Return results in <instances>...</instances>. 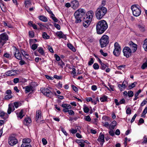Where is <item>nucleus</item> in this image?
Segmentation results:
<instances>
[{
	"label": "nucleus",
	"mask_w": 147,
	"mask_h": 147,
	"mask_svg": "<svg viewBox=\"0 0 147 147\" xmlns=\"http://www.w3.org/2000/svg\"><path fill=\"white\" fill-rule=\"evenodd\" d=\"M108 28L107 22L104 20H100L96 24V29L98 34H101L105 32Z\"/></svg>",
	"instance_id": "obj_1"
},
{
	"label": "nucleus",
	"mask_w": 147,
	"mask_h": 147,
	"mask_svg": "<svg viewBox=\"0 0 147 147\" xmlns=\"http://www.w3.org/2000/svg\"><path fill=\"white\" fill-rule=\"evenodd\" d=\"M107 11V9L105 7H101L98 8L96 13V16L97 18H101L106 13Z\"/></svg>",
	"instance_id": "obj_2"
},
{
	"label": "nucleus",
	"mask_w": 147,
	"mask_h": 147,
	"mask_svg": "<svg viewBox=\"0 0 147 147\" xmlns=\"http://www.w3.org/2000/svg\"><path fill=\"white\" fill-rule=\"evenodd\" d=\"M109 42V37L107 35H104L100 40V42L101 48L106 47Z\"/></svg>",
	"instance_id": "obj_3"
},
{
	"label": "nucleus",
	"mask_w": 147,
	"mask_h": 147,
	"mask_svg": "<svg viewBox=\"0 0 147 147\" xmlns=\"http://www.w3.org/2000/svg\"><path fill=\"white\" fill-rule=\"evenodd\" d=\"M85 12L84 9H79L75 12L74 16L75 18H85L84 16L85 15Z\"/></svg>",
	"instance_id": "obj_4"
},
{
	"label": "nucleus",
	"mask_w": 147,
	"mask_h": 147,
	"mask_svg": "<svg viewBox=\"0 0 147 147\" xmlns=\"http://www.w3.org/2000/svg\"><path fill=\"white\" fill-rule=\"evenodd\" d=\"M133 15L136 17L139 16L141 13V9L136 5H133L131 7Z\"/></svg>",
	"instance_id": "obj_5"
},
{
	"label": "nucleus",
	"mask_w": 147,
	"mask_h": 147,
	"mask_svg": "<svg viewBox=\"0 0 147 147\" xmlns=\"http://www.w3.org/2000/svg\"><path fill=\"white\" fill-rule=\"evenodd\" d=\"M40 90L43 94L51 98L53 96V93L47 88H42Z\"/></svg>",
	"instance_id": "obj_6"
},
{
	"label": "nucleus",
	"mask_w": 147,
	"mask_h": 147,
	"mask_svg": "<svg viewBox=\"0 0 147 147\" xmlns=\"http://www.w3.org/2000/svg\"><path fill=\"white\" fill-rule=\"evenodd\" d=\"M115 49L113 51L114 55L116 56H118L120 54L121 49V47L118 43L116 42L114 44Z\"/></svg>",
	"instance_id": "obj_7"
},
{
	"label": "nucleus",
	"mask_w": 147,
	"mask_h": 147,
	"mask_svg": "<svg viewBox=\"0 0 147 147\" xmlns=\"http://www.w3.org/2000/svg\"><path fill=\"white\" fill-rule=\"evenodd\" d=\"M124 55L127 58H128L131 56V49L127 47H124L123 51Z\"/></svg>",
	"instance_id": "obj_8"
},
{
	"label": "nucleus",
	"mask_w": 147,
	"mask_h": 147,
	"mask_svg": "<svg viewBox=\"0 0 147 147\" xmlns=\"http://www.w3.org/2000/svg\"><path fill=\"white\" fill-rule=\"evenodd\" d=\"M18 142L17 140L13 137H10L9 138L8 143L11 146H13Z\"/></svg>",
	"instance_id": "obj_9"
},
{
	"label": "nucleus",
	"mask_w": 147,
	"mask_h": 147,
	"mask_svg": "<svg viewBox=\"0 0 147 147\" xmlns=\"http://www.w3.org/2000/svg\"><path fill=\"white\" fill-rule=\"evenodd\" d=\"M8 39L7 35L5 33H4L0 35V42H4L6 43V41L8 40Z\"/></svg>",
	"instance_id": "obj_10"
},
{
	"label": "nucleus",
	"mask_w": 147,
	"mask_h": 147,
	"mask_svg": "<svg viewBox=\"0 0 147 147\" xmlns=\"http://www.w3.org/2000/svg\"><path fill=\"white\" fill-rule=\"evenodd\" d=\"M71 7L74 9H76L79 6V3L78 1L76 0H73L71 2Z\"/></svg>",
	"instance_id": "obj_11"
},
{
	"label": "nucleus",
	"mask_w": 147,
	"mask_h": 147,
	"mask_svg": "<svg viewBox=\"0 0 147 147\" xmlns=\"http://www.w3.org/2000/svg\"><path fill=\"white\" fill-rule=\"evenodd\" d=\"M17 71L16 70H9L6 71L5 74L8 76H13L17 74Z\"/></svg>",
	"instance_id": "obj_12"
},
{
	"label": "nucleus",
	"mask_w": 147,
	"mask_h": 147,
	"mask_svg": "<svg viewBox=\"0 0 147 147\" xmlns=\"http://www.w3.org/2000/svg\"><path fill=\"white\" fill-rule=\"evenodd\" d=\"M14 55L15 57L18 59L22 60V59L21 53L20 52L19 50L17 49H16Z\"/></svg>",
	"instance_id": "obj_13"
},
{
	"label": "nucleus",
	"mask_w": 147,
	"mask_h": 147,
	"mask_svg": "<svg viewBox=\"0 0 147 147\" xmlns=\"http://www.w3.org/2000/svg\"><path fill=\"white\" fill-rule=\"evenodd\" d=\"M97 140L99 142H101L100 144L102 145L103 143L105 142L104 136V135L102 134L101 133H100L98 138Z\"/></svg>",
	"instance_id": "obj_14"
},
{
	"label": "nucleus",
	"mask_w": 147,
	"mask_h": 147,
	"mask_svg": "<svg viewBox=\"0 0 147 147\" xmlns=\"http://www.w3.org/2000/svg\"><path fill=\"white\" fill-rule=\"evenodd\" d=\"M56 34L59 38H63L65 40H66L67 38L66 35L64 34L62 32H56Z\"/></svg>",
	"instance_id": "obj_15"
},
{
	"label": "nucleus",
	"mask_w": 147,
	"mask_h": 147,
	"mask_svg": "<svg viewBox=\"0 0 147 147\" xmlns=\"http://www.w3.org/2000/svg\"><path fill=\"white\" fill-rule=\"evenodd\" d=\"M8 114L5 113L4 111H0V117L2 119H6L8 118Z\"/></svg>",
	"instance_id": "obj_16"
},
{
	"label": "nucleus",
	"mask_w": 147,
	"mask_h": 147,
	"mask_svg": "<svg viewBox=\"0 0 147 147\" xmlns=\"http://www.w3.org/2000/svg\"><path fill=\"white\" fill-rule=\"evenodd\" d=\"M82 21L83 26L86 28L87 27L91 22L90 20L87 19H83Z\"/></svg>",
	"instance_id": "obj_17"
},
{
	"label": "nucleus",
	"mask_w": 147,
	"mask_h": 147,
	"mask_svg": "<svg viewBox=\"0 0 147 147\" xmlns=\"http://www.w3.org/2000/svg\"><path fill=\"white\" fill-rule=\"evenodd\" d=\"M129 44L131 46L134 52H135L137 49V45L135 44L132 41L129 42Z\"/></svg>",
	"instance_id": "obj_18"
},
{
	"label": "nucleus",
	"mask_w": 147,
	"mask_h": 147,
	"mask_svg": "<svg viewBox=\"0 0 147 147\" xmlns=\"http://www.w3.org/2000/svg\"><path fill=\"white\" fill-rule=\"evenodd\" d=\"M94 13L92 11H88L86 14V18H92Z\"/></svg>",
	"instance_id": "obj_19"
},
{
	"label": "nucleus",
	"mask_w": 147,
	"mask_h": 147,
	"mask_svg": "<svg viewBox=\"0 0 147 147\" xmlns=\"http://www.w3.org/2000/svg\"><path fill=\"white\" fill-rule=\"evenodd\" d=\"M25 91L26 93L33 90V87L32 86H27L25 87Z\"/></svg>",
	"instance_id": "obj_20"
},
{
	"label": "nucleus",
	"mask_w": 147,
	"mask_h": 147,
	"mask_svg": "<svg viewBox=\"0 0 147 147\" xmlns=\"http://www.w3.org/2000/svg\"><path fill=\"white\" fill-rule=\"evenodd\" d=\"M31 122V119L29 117H27L25 119L24 121V124L27 126Z\"/></svg>",
	"instance_id": "obj_21"
},
{
	"label": "nucleus",
	"mask_w": 147,
	"mask_h": 147,
	"mask_svg": "<svg viewBox=\"0 0 147 147\" xmlns=\"http://www.w3.org/2000/svg\"><path fill=\"white\" fill-rule=\"evenodd\" d=\"M20 52L22 55L24 56L27 59L29 58V56L27 52L24 51L23 50H21L20 51Z\"/></svg>",
	"instance_id": "obj_22"
},
{
	"label": "nucleus",
	"mask_w": 147,
	"mask_h": 147,
	"mask_svg": "<svg viewBox=\"0 0 147 147\" xmlns=\"http://www.w3.org/2000/svg\"><path fill=\"white\" fill-rule=\"evenodd\" d=\"M41 117V112L40 111H36V120L37 121Z\"/></svg>",
	"instance_id": "obj_23"
},
{
	"label": "nucleus",
	"mask_w": 147,
	"mask_h": 147,
	"mask_svg": "<svg viewBox=\"0 0 147 147\" xmlns=\"http://www.w3.org/2000/svg\"><path fill=\"white\" fill-rule=\"evenodd\" d=\"M127 86V85H123L122 84H118V86L120 91H122L125 88H126Z\"/></svg>",
	"instance_id": "obj_24"
},
{
	"label": "nucleus",
	"mask_w": 147,
	"mask_h": 147,
	"mask_svg": "<svg viewBox=\"0 0 147 147\" xmlns=\"http://www.w3.org/2000/svg\"><path fill=\"white\" fill-rule=\"evenodd\" d=\"M24 4L25 7L27 8L30 6L32 4L30 0H25Z\"/></svg>",
	"instance_id": "obj_25"
},
{
	"label": "nucleus",
	"mask_w": 147,
	"mask_h": 147,
	"mask_svg": "<svg viewBox=\"0 0 147 147\" xmlns=\"http://www.w3.org/2000/svg\"><path fill=\"white\" fill-rule=\"evenodd\" d=\"M12 108H13V111H14V106L12 105L9 104V108H8V109L7 110V113L8 114H9L11 113V112L12 111Z\"/></svg>",
	"instance_id": "obj_26"
},
{
	"label": "nucleus",
	"mask_w": 147,
	"mask_h": 147,
	"mask_svg": "<svg viewBox=\"0 0 147 147\" xmlns=\"http://www.w3.org/2000/svg\"><path fill=\"white\" fill-rule=\"evenodd\" d=\"M140 30L142 32H144L145 30V26L143 25H139L138 26Z\"/></svg>",
	"instance_id": "obj_27"
},
{
	"label": "nucleus",
	"mask_w": 147,
	"mask_h": 147,
	"mask_svg": "<svg viewBox=\"0 0 147 147\" xmlns=\"http://www.w3.org/2000/svg\"><path fill=\"white\" fill-rule=\"evenodd\" d=\"M23 110L22 109L19 114H17V117L20 118V119H22L24 115L23 114Z\"/></svg>",
	"instance_id": "obj_28"
},
{
	"label": "nucleus",
	"mask_w": 147,
	"mask_h": 147,
	"mask_svg": "<svg viewBox=\"0 0 147 147\" xmlns=\"http://www.w3.org/2000/svg\"><path fill=\"white\" fill-rule=\"evenodd\" d=\"M143 47L145 50L147 51V38L144 41Z\"/></svg>",
	"instance_id": "obj_29"
},
{
	"label": "nucleus",
	"mask_w": 147,
	"mask_h": 147,
	"mask_svg": "<svg viewBox=\"0 0 147 147\" xmlns=\"http://www.w3.org/2000/svg\"><path fill=\"white\" fill-rule=\"evenodd\" d=\"M31 140L29 138H24L22 140L23 144H29Z\"/></svg>",
	"instance_id": "obj_30"
},
{
	"label": "nucleus",
	"mask_w": 147,
	"mask_h": 147,
	"mask_svg": "<svg viewBox=\"0 0 147 147\" xmlns=\"http://www.w3.org/2000/svg\"><path fill=\"white\" fill-rule=\"evenodd\" d=\"M67 46L70 49L73 51L74 52L76 51V50L75 48L71 44H67Z\"/></svg>",
	"instance_id": "obj_31"
},
{
	"label": "nucleus",
	"mask_w": 147,
	"mask_h": 147,
	"mask_svg": "<svg viewBox=\"0 0 147 147\" xmlns=\"http://www.w3.org/2000/svg\"><path fill=\"white\" fill-rule=\"evenodd\" d=\"M38 52L42 55H44L45 54L43 49L41 47H39L38 49Z\"/></svg>",
	"instance_id": "obj_32"
},
{
	"label": "nucleus",
	"mask_w": 147,
	"mask_h": 147,
	"mask_svg": "<svg viewBox=\"0 0 147 147\" xmlns=\"http://www.w3.org/2000/svg\"><path fill=\"white\" fill-rule=\"evenodd\" d=\"M42 36L43 38L45 39H48L49 38V36L45 32L43 33Z\"/></svg>",
	"instance_id": "obj_33"
},
{
	"label": "nucleus",
	"mask_w": 147,
	"mask_h": 147,
	"mask_svg": "<svg viewBox=\"0 0 147 147\" xmlns=\"http://www.w3.org/2000/svg\"><path fill=\"white\" fill-rule=\"evenodd\" d=\"M137 84V83L136 82H134V83H132L131 85L129 86L128 87L129 88V89H131L132 88H134L135 87L136 85Z\"/></svg>",
	"instance_id": "obj_34"
},
{
	"label": "nucleus",
	"mask_w": 147,
	"mask_h": 147,
	"mask_svg": "<svg viewBox=\"0 0 147 147\" xmlns=\"http://www.w3.org/2000/svg\"><path fill=\"white\" fill-rule=\"evenodd\" d=\"M38 44H34L31 47V49L33 50L36 49L38 47Z\"/></svg>",
	"instance_id": "obj_35"
},
{
	"label": "nucleus",
	"mask_w": 147,
	"mask_h": 147,
	"mask_svg": "<svg viewBox=\"0 0 147 147\" xmlns=\"http://www.w3.org/2000/svg\"><path fill=\"white\" fill-rule=\"evenodd\" d=\"M107 97L105 96H104L100 98V100L102 102L105 101L107 100Z\"/></svg>",
	"instance_id": "obj_36"
},
{
	"label": "nucleus",
	"mask_w": 147,
	"mask_h": 147,
	"mask_svg": "<svg viewBox=\"0 0 147 147\" xmlns=\"http://www.w3.org/2000/svg\"><path fill=\"white\" fill-rule=\"evenodd\" d=\"M146 67H147V61L144 63L141 66V68L143 69H145Z\"/></svg>",
	"instance_id": "obj_37"
},
{
	"label": "nucleus",
	"mask_w": 147,
	"mask_h": 147,
	"mask_svg": "<svg viewBox=\"0 0 147 147\" xmlns=\"http://www.w3.org/2000/svg\"><path fill=\"white\" fill-rule=\"evenodd\" d=\"M13 97L11 94H7L5 96L4 98L6 100H8L11 98Z\"/></svg>",
	"instance_id": "obj_38"
},
{
	"label": "nucleus",
	"mask_w": 147,
	"mask_h": 147,
	"mask_svg": "<svg viewBox=\"0 0 147 147\" xmlns=\"http://www.w3.org/2000/svg\"><path fill=\"white\" fill-rule=\"evenodd\" d=\"M128 95L129 97H132L134 95L133 92L131 90L128 91Z\"/></svg>",
	"instance_id": "obj_39"
},
{
	"label": "nucleus",
	"mask_w": 147,
	"mask_h": 147,
	"mask_svg": "<svg viewBox=\"0 0 147 147\" xmlns=\"http://www.w3.org/2000/svg\"><path fill=\"white\" fill-rule=\"evenodd\" d=\"M143 142L142 143L147 144V136H145L143 138Z\"/></svg>",
	"instance_id": "obj_40"
},
{
	"label": "nucleus",
	"mask_w": 147,
	"mask_h": 147,
	"mask_svg": "<svg viewBox=\"0 0 147 147\" xmlns=\"http://www.w3.org/2000/svg\"><path fill=\"white\" fill-rule=\"evenodd\" d=\"M58 64L59 65H60L62 68H63V67L65 65V63L62 61H59L58 63Z\"/></svg>",
	"instance_id": "obj_41"
},
{
	"label": "nucleus",
	"mask_w": 147,
	"mask_h": 147,
	"mask_svg": "<svg viewBox=\"0 0 147 147\" xmlns=\"http://www.w3.org/2000/svg\"><path fill=\"white\" fill-rule=\"evenodd\" d=\"M94 68L95 69H98L99 68V66L97 63H95L93 65Z\"/></svg>",
	"instance_id": "obj_42"
},
{
	"label": "nucleus",
	"mask_w": 147,
	"mask_h": 147,
	"mask_svg": "<svg viewBox=\"0 0 147 147\" xmlns=\"http://www.w3.org/2000/svg\"><path fill=\"white\" fill-rule=\"evenodd\" d=\"M21 147H31V146L29 144H22L21 145Z\"/></svg>",
	"instance_id": "obj_43"
},
{
	"label": "nucleus",
	"mask_w": 147,
	"mask_h": 147,
	"mask_svg": "<svg viewBox=\"0 0 147 147\" xmlns=\"http://www.w3.org/2000/svg\"><path fill=\"white\" fill-rule=\"evenodd\" d=\"M84 112L85 113H88L89 110V108L86 106H85L83 108Z\"/></svg>",
	"instance_id": "obj_44"
},
{
	"label": "nucleus",
	"mask_w": 147,
	"mask_h": 147,
	"mask_svg": "<svg viewBox=\"0 0 147 147\" xmlns=\"http://www.w3.org/2000/svg\"><path fill=\"white\" fill-rule=\"evenodd\" d=\"M85 120L88 121H91V119L90 118V116L89 115H88L85 116Z\"/></svg>",
	"instance_id": "obj_45"
},
{
	"label": "nucleus",
	"mask_w": 147,
	"mask_h": 147,
	"mask_svg": "<svg viewBox=\"0 0 147 147\" xmlns=\"http://www.w3.org/2000/svg\"><path fill=\"white\" fill-rule=\"evenodd\" d=\"M147 103V99L143 100V102L141 103L140 105L141 106H143L146 105Z\"/></svg>",
	"instance_id": "obj_46"
},
{
	"label": "nucleus",
	"mask_w": 147,
	"mask_h": 147,
	"mask_svg": "<svg viewBox=\"0 0 147 147\" xmlns=\"http://www.w3.org/2000/svg\"><path fill=\"white\" fill-rule=\"evenodd\" d=\"M54 26L58 30H60L61 28L60 26L57 23H55L54 24Z\"/></svg>",
	"instance_id": "obj_47"
},
{
	"label": "nucleus",
	"mask_w": 147,
	"mask_h": 147,
	"mask_svg": "<svg viewBox=\"0 0 147 147\" xmlns=\"http://www.w3.org/2000/svg\"><path fill=\"white\" fill-rule=\"evenodd\" d=\"M29 35L30 37L33 38L34 37V34L33 32L30 31L29 32Z\"/></svg>",
	"instance_id": "obj_48"
},
{
	"label": "nucleus",
	"mask_w": 147,
	"mask_h": 147,
	"mask_svg": "<svg viewBox=\"0 0 147 147\" xmlns=\"http://www.w3.org/2000/svg\"><path fill=\"white\" fill-rule=\"evenodd\" d=\"M101 66L100 67V68L102 69H105L107 66L105 65L104 63L102 64Z\"/></svg>",
	"instance_id": "obj_49"
},
{
	"label": "nucleus",
	"mask_w": 147,
	"mask_h": 147,
	"mask_svg": "<svg viewBox=\"0 0 147 147\" xmlns=\"http://www.w3.org/2000/svg\"><path fill=\"white\" fill-rule=\"evenodd\" d=\"M70 132L72 134H74L77 132V130L76 129H71L70 130Z\"/></svg>",
	"instance_id": "obj_50"
},
{
	"label": "nucleus",
	"mask_w": 147,
	"mask_h": 147,
	"mask_svg": "<svg viewBox=\"0 0 147 147\" xmlns=\"http://www.w3.org/2000/svg\"><path fill=\"white\" fill-rule=\"evenodd\" d=\"M94 63L93 59L92 58L90 59V61L88 63V65H91Z\"/></svg>",
	"instance_id": "obj_51"
},
{
	"label": "nucleus",
	"mask_w": 147,
	"mask_h": 147,
	"mask_svg": "<svg viewBox=\"0 0 147 147\" xmlns=\"http://www.w3.org/2000/svg\"><path fill=\"white\" fill-rule=\"evenodd\" d=\"M53 78L57 79L60 80L62 79V77L61 76H58L57 75H55L54 76Z\"/></svg>",
	"instance_id": "obj_52"
},
{
	"label": "nucleus",
	"mask_w": 147,
	"mask_h": 147,
	"mask_svg": "<svg viewBox=\"0 0 147 147\" xmlns=\"http://www.w3.org/2000/svg\"><path fill=\"white\" fill-rule=\"evenodd\" d=\"M131 110L129 108H128L126 111V113L127 114H131Z\"/></svg>",
	"instance_id": "obj_53"
},
{
	"label": "nucleus",
	"mask_w": 147,
	"mask_h": 147,
	"mask_svg": "<svg viewBox=\"0 0 147 147\" xmlns=\"http://www.w3.org/2000/svg\"><path fill=\"white\" fill-rule=\"evenodd\" d=\"M42 142L43 144L44 145H46L47 143V140L45 138H42Z\"/></svg>",
	"instance_id": "obj_54"
},
{
	"label": "nucleus",
	"mask_w": 147,
	"mask_h": 147,
	"mask_svg": "<svg viewBox=\"0 0 147 147\" xmlns=\"http://www.w3.org/2000/svg\"><path fill=\"white\" fill-rule=\"evenodd\" d=\"M72 72L71 73V74H72L74 75V76H76V69L75 68H73L72 69Z\"/></svg>",
	"instance_id": "obj_55"
},
{
	"label": "nucleus",
	"mask_w": 147,
	"mask_h": 147,
	"mask_svg": "<svg viewBox=\"0 0 147 147\" xmlns=\"http://www.w3.org/2000/svg\"><path fill=\"white\" fill-rule=\"evenodd\" d=\"M113 130H110L109 131V134L112 136H113L114 135V133L113 131Z\"/></svg>",
	"instance_id": "obj_56"
},
{
	"label": "nucleus",
	"mask_w": 147,
	"mask_h": 147,
	"mask_svg": "<svg viewBox=\"0 0 147 147\" xmlns=\"http://www.w3.org/2000/svg\"><path fill=\"white\" fill-rule=\"evenodd\" d=\"M61 130L62 131V132L65 135L67 136V132L66 131L65 129L62 127H61Z\"/></svg>",
	"instance_id": "obj_57"
},
{
	"label": "nucleus",
	"mask_w": 147,
	"mask_h": 147,
	"mask_svg": "<svg viewBox=\"0 0 147 147\" xmlns=\"http://www.w3.org/2000/svg\"><path fill=\"white\" fill-rule=\"evenodd\" d=\"M115 125H109V128L110 130H113V129H114V128H115Z\"/></svg>",
	"instance_id": "obj_58"
},
{
	"label": "nucleus",
	"mask_w": 147,
	"mask_h": 147,
	"mask_svg": "<svg viewBox=\"0 0 147 147\" xmlns=\"http://www.w3.org/2000/svg\"><path fill=\"white\" fill-rule=\"evenodd\" d=\"M68 113L70 115H74V111L72 110H69Z\"/></svg>",
	"instance_id": "obj_59"
},
{
	"label": "nucleus",
	"mask_w": 147,
	"mask_h": 147,
	"mask_svg": "<svg viewBox=\"0 0 147 147\" xmlns=\"http://www.w3.org/2000/svg\"><path fill=\"white\" fill-rule=\"evenodd\" d=\"M19 80L18 78H15L13 80V82L15 84L18 82Z\"/></svg>",
	"instance_id": "obj_60"
},
{
	"label": "nucleus",
	"mask_w": 147,
	"mask_h": 147,
	"mask_svg": "<svg viewBox=\"0 0 147 147\" xmlns=\"http://www.w3.org/2000/svg\"><path fill=\"white\" fill-rule=\"evenodd\" d=\"M19 63L21 65H22L26 63V62L23 60H21L19 62Z\"/></svg>",
	"instance_id": "obj_61"
},
{
	"label": "nucleus",
	"mask_w": 147,
	"mask_h": 147,
	"mask_svg": "<svg viewBox=\"0 0 147 147\" xmlns=\"http://www.w3.org/2000/svg\"><path fill=\"white\" fill-rule=\"evenodd\" d=\"M5 94H11V91L10 90H7L5 92Z\"/></svg>",
	"instance_id": "obj_62"
},
{
	"label": "nucleus",
	"mask_w": 147,
	"mask_h": 147,
	"mask_svg": "<svg viewBox=\"0 0 147 147\" xmlns=\"http://www.w3.org/2000/svg\"><path fill=\"white\" fill-rule=\"evenodd\" d=\"M110 124H109L108 122H105V123L104 126L105 127L107 128H109Z\"/></svg>",
	"instance_id": "obj_63"
},
{
	"label": "nucleus",
	"mask_w": 147,
	"mask_h": 147,
	"mask_svg": "<svg viewBox=\"0 0 147 147\" xmlns=\"http://www.w3.org/2000/svg\"><path fill=\"white\" fill-rule=\"evenodd\" d=\"M55 57L56 58V59L57 61H59L60 60V58L59 56L56 54L55 55Z\"/></svg>",
	"instance_id": "obj_64"
}]
</instances>
